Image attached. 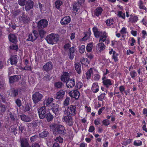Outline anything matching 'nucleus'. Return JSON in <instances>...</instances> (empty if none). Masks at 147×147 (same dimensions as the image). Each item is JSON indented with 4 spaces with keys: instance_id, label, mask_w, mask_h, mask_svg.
<instances>
[{
    "instance_id": "1",
    "label": "nucleus",
    "mask_w": 147,
    "mask_h": 147,
    "mask_svg": "<svg viewBox=\"0 0 147 147\" xmlns=\"http://www.w3.org/2000/svg\"><path fill=\"white\" fill-rule=\"evenodd\" d=\"M76 106L71 105L65 109L64 113L66 115H70L73 116L76 115Z\"/></svg>"
},
{
    "instance_id": "2",
    "label": "nucleus",
    "mask_w": 147,
    "mask_h": 147,
    "mask_svg": "<svg viewBox=\"0 0 147 147\" xmlns=\"http://www.w3.org/2000/svg\"><path fill=\"white\" fill-rule=\"evenodd\" d=\"M53 133L56 135H63L66 133V130L63 126L59 125L55 128Z\"/></svg>"
},
{
    "instance_id": "3",
    "label": "nucleus",
    "mask_w": 147,
    "mask_h": 147,
    "mask_svg": "<svg viewBox=\"0 0 147 147\" xmlns=\"http://www.w3.org/2000/svg\"><path fill=\"white\" fill-rule=\"evenodd\" d=\"M46 39L48 43L52 45L56 43L58 40V38L56 37L55 34L54 33L47 35Z\"/></svg>"
},
{
    "instance_id": "4",
    "label": "nucleus",
    "mask_w": 147,
    "mask_h": 147,
    "mask_svg": "<svg viewBox=\"0 0 147 147\" xmlns=\"http://www.w3.org/2000/svg\"><path fill=\"white\" fill-rule=\"evenodd\" d=\"M102 80L103 85L104 87L107 88L111 87L113 84V81L112 80L107 79L105 76H102Z\"/></svg>"
},
{
    "instance_id": "5",
    "label": "nucleus",
    "mask_w": 147,
    "mask_h": 147,
    "mask_svg": "<svg viewBox=\"0 0 147 147\" xmlns=\"http://www.w3.org/2000/svg\"><path fill=\"white\" fill-rule=\"evenodd\" d=\"M43 96L38 92H36L32 96V98L33 102L36 104L41 100Z\"/></svg>"
},
{
    "instance_id": "6",
    "label": "nucleus",
    "mask_w": 147,
    "mask_h": 147,
    "mask_svg": "<svg viewBox=\"0 0 147 147\" xmlns=\"http://www.w3.org/2000/svg\"><path fill=\"white\" fill-rule=\"evenodd\" d=\"M38 36V32L35 30H33L32 33H30L28 35L27 40L33 42Z\"/></svg>"
},
{
    "instance_id": "7",
    "label": "nucleus",
    "mask_w": 147,
    "mask_h": 147,
    "mask_svg": "<svg viewBox=\"0 0 147 147\" xmlns=\"http://www.w3.org/2000/svg\"><path fill=\"white\" fill-rule=\"evenodd\" d=\"M38 115L40 119H43L45 118L46 115L48 112L45 106H43L38 110Z\"/></svg>"
},
{
    "instance_id": "8",
    "label": "nucleus",
    "mask_w": 147,
    "mask_h": 147,
    "mask_svg": "<svg viewBox=\"0 0 147 147\" xmlns=\"http://www.w3.org/2000/svg\"><path fill=\"white\" fill-rule=\"evenodd\" d=\"M48 24L47 20L45 19L41 20L37 23V27L39 29L44 28L46 27Z\"/></svg>"
},
{
    "instance_id": "9",
    "label": "nucleus",
    "mask_w": 147,
    "mask_h": 147,
    "mask_svg": "<svg viewBox=\"0 0 147 147\" xmlns=\"http://www.w3.org/2000/svg\"><path fill=\"white\" fill-rule=\"evenodd\" d=\"M29 139L28 138L20 139L21 147H31L29 143Z\"/></svg>"
},
{
    "instance_id": "10",
    "label": "nucleus",
    "mask_w": 147,
    "mask_h": 147,
    "mask_svg": "<svg viewBox=\"0 0 147 147\" xmlns=\"http://www.w3.org/2000/svg\"><path fill=\"white\" fill-rule=\"evenodd\" d=\"M53 68L52 63L51 61H49L43 66V69L46 71H48L51 70Z\"/></svg>"
},
{
    "instance_id": "11",
    "label": "nucleus",
    "mask_w": 147,
    "mask_h": 147,
    "mask_svg": "<svg viewBox=\"0 0 147 147\" xmlns=\"http://www.w3.org/2000/svg\"><path fill=\"white\" fill-rule=\"evenodd\" d=\"M19 57L17 55H13L11 56L9 59L11 65H16L18 60Z\"/></svg>"
},
{
    "instance_id": "12",
    "label": "nucleus",
    "mask_w": 147,
    "mask_h": 147,
    "mask_svg": "<svg viewBox=\"0 0 147 147\" xmlns=\"http://www.w3.org/2000/svg\"><path fill=\"white\" fill-rule=\"evenodd\" d=\"M71 20V18L69 16H66L61 20L60 23L62 25H66L70 22Z\"/></svg>"
},
{
    "instance_id": "13",
    "label": "nucleus",
    "mask_w": 147,
    "mask_h": 147,
    "mask_svg": "<svg viewBox=\"0 0 147 147\" xmlns=\"http://www.w3.org/2000/svg\"><path fill=\"white\" fill-rule=\"evenodd\" d=\"M70 96L73 98H74L76 99H78L80 96V93L77 90H75L71 91L69 93Z\"/></svg>"
},
{
    "instance_id": "14",
    "label": "nucleus",
    "mask_w": 147,
    "mask_h": 147,
    "mask_svg": "<svg viewBox=\"0 0 147 147\" xmlns=\"http://www.w3.org/2000/svg\"><path fill=\"white\" fill-rule=\"evenodd\" d=\"M75 85V80L73 79H69L66 82L67 87L69 88H71Z\"/></svg>"
},
{
    "instance_id": "15",
    "label": "nucleus",
    "mask_w": 147,
    "mask_h": 147,
    "mask_svg": "<svg viewBox=\"0 0 147 147\" xmlns=\"http://www.w3.org/2000/svg\"><path fill=\"white\" fill-rule=\"evenodd\" d=\"M21 76L19 75H15L11 76L9 78V81L10 83H13L18 81L21 78Z\"/></svg>"
},
{
    "instance_id": "16",
    "label": "nucleus",
    "mask_w": 147,
    "mask_h": 147,
    "mask_svg": "<svg viewBox=\"0 0 147 147\" xmlns=\"http://www.w3.org/2000/svg\"><path fill=\"white\" fill-rule=\"evenodd\" d=\"M34 4L33 1L31 0H28L26 3L25 5V9L26 11L29 10L31 9L32 8Z\"/></svg>"
},
{
    "instance_id": "17",
    "label": "nucleus",
    "mask_w": 147,
    "mask_h": 147,
    "mask_svg": "<svg viewBox=\"0 0 147 147\" xmlns=\"http://www.w3.org/2000/svg\"><path fill=\"white\" fill-rule=\"evenodd\" d=\"M109 54L110 55H111L112 54H113L112 59H114L115 62H116L118 61L117 57L119 54L116 53L115 51H114L113 49H111V50L109 52Z\"/></svg>"
},
{
    "instance_id": "18",
    "label": "nucleus",
    "mask_w": 147,
    "mask_h": 147,
    "mask_svg": "<svg viewBox=\"0 0 147 147\" xmlns=\"http://www.w3.org/2000/svg\"><path fill=\"white\" fill-rule=\"evenodd\" d=\"M51 108L53 112L56 115L57 114L59 110V106L56 104L52 103L51 105Z\"/></svg>"
},
{
    "instance_id": "19",
    "label": "nucleus",
    "mask_w": 147,
    "mask_h": 147,
    "mask_svg": "<svg viewBox=\"0 0 147 147\" xmlns=\"http://www.w3.org/2000/svg\"><path fill=\"white\" fill-rule=\"evenodd\" d=\"M65 91L63 90H60L57 93L56 98L57 99H62L65 94Z\"/></svg>"
},
{
    "instance_id": "20",
    "label": "nucleus",
    "mask_w": 147,
    "mask_h": 147,
    "mask_svg": "<svg viewBox=\"0 0 147 147\" xmlns=\"http://www.w3.org/2000/svg\"><path fill=\"white\" fill-rule=\"evenodd\" d=\"M8 38L9 41L13 43L16 44L17 42V38L14 34H10L9 35Z\"/></svg>"
},
{
    "instance_id": "21",
    "label": "nucleus",
    "mask_w": 147,
    "mask_h": 147,
    "mask_svg": "<svg viewBox=\"0 0 147 147\" xmlns=\"http://www.w3.org/2000/svg\"><path fill=\"white\" fill-rule=\"evenodd\" d=\"M19 116L21 119L23 121L29 122L31 120V118L28 116H27L24 114L19 115Z\"/></svg>"
},
{
    "instance_id": "22",
    "label": "nucleus",
    "mask_w": 147,
    "mask_h": 147,
    "mask_svg": "<svg viewBox=\"0 0 147 147\" xmlns=\"http://www.w3.org/2000/svg\"><path fill=\"white\" fill-rule=\"evenodd\" d=\"M69 74L68 72H64L61 77V80L64 82H66L69 78Z\"/></svg>"
},
{
    "instance_id": "23",
    "label": "nucleus",
    "mask_w": 147,
    "mask_h": 147,
    "mask_svg": "<svg viewBox=\"0 0 147 147\" xmlns=\"http://www.w3.org/2000/svg\"><path fill=\"white\" fill-rule=\"evenodd\" d=\"M102 11V9L100 7H99L94 10V14L97 16L98 17L101 15Z\"/></svg>"
},
{
    "instance_id": "24",
    "label": "nucleus",
    "mask_w": 147,
    "mask_h": 147,
    "mask_svg": "<svg viewBox=\"0 0 147 147\" xmlns=\"http://www.w3.org/2000/svg\"><path fill=\"white\" fill-rule=\"evenodd\" d=\"M99 87L98 85V83H93L92 87V90L93 92L96 93L98 92L99 91Z\"/></svg>"
},
{
    "instance_id": "25",
    "label": "nucleus",
    "mask_w": 147,
    "mask_h": 147,
    "mask_svg": "<svg viewBox=\"0 0 147 147\" xmlns=\"http://www.w3.org/2000/svg\"><path fill=\"white\" fill-rule=\"evenodd\" d=\"M75 69L77 73L80 74L81 72V66L80 63H76L75 64Z\"/></svg>"
},
{
    "instance_id": "26",
    "label": "nucleus",
    "mask_w": 147,
    "mask_h": 147,
    "mask_svg": "<svg viewBox=\"0 0 147 147\" xmlns=\"http://www.w3.org/2000/svg\"><path fill=\"white\" fill-rule=\"evenodd\" d=\"M80 5L77 2H75L74 3L73 7V10L75 13L76 12H79L80 10Z\"/></svg>"
},
{
    "instance_id": "27",
    "label": "nucleus",
    "mask_w": 147,
    "mask_h": 147,
    "mask_svg": "<svg viewBox=\"0 0 147 147\" xmlns=\"http://www.w3.org/2000/svg\"><path fill=\"white\" fill-rule=\"evenodd\" d=\"M21 20L24 24L28 23L30 21L29 17L26 15H23L21 17Z\"/></svg>"
},
{
    "instance_id": "28",
    "label": "nucleus",
    "mask_w": 147,
    "mask_h": 147,
    "mask_svg": "<svg viewBox=\"0 0 147 147\" xmlns=\"http://www.w3.org/2000/svg\"><path fill=\"white\" fill-rule=\"evenodd\" d=\"M74 47H73L72 48L70 47L69 49V58L71 59H73L74 55Z\"/></svg>"
},
{
    "instance_id": "29",
    "label": "nucleus",
    "mask_w": 147,
    "mask_h": 147,
    "mask_svg": "<svg viewBox=\"0 0 147 147\" xmlns=\"http://www.w3.org/2000/svg\"><path fill=\"white\" fill-rule=\"evenodd\" d=\"M53 116L51 114L50 112H48L47 113L45 118L48 122L51 121L53 119Z\"/></svg>"
},
{
    "instance_id": "30",
    "label": "nucleus",
    "mask_w": 147,
    "mask_h": 147,
    "mask_svg": "<svg viewBox=\"0 0 147 147\" xmlns=\"http://www.w3.org/2000/svg\"><path fill=\"white\" fill-rule=\"evenodd\" d=\"M53 100V99L52 98H49L47 99H46L44 101V104L45 106H47L51 104Z\"/></svg>"
},
{
    "instance_id": "31",
    "label": "nucleus",
    "mask_w": 147,
    "mask_h": 147,
    "mask_svg": "<svg viewBox=\"0 0 147 147\" xmlns=\"http://www.w3.org/2000/svg\"><path fill=\"white\" fill-rule=\"evenodd\" d=\"M96 47L98 48V49L100 51H101L105 49V46L103 42H101L97 44Z\"/></svg>"
},
{
    "instance_id": "32",
    "label": "nucleus",
    "mask_w": 147,
    "mask_h": 147,
    "mask_svg": "<svg viewBox=\"0 0 147 147\" xmlns=\"http://www.w3.org/2000/svg\"><path fill=\"white\" fill-rule=\"evenodd\" d=\"M49 134V132L46 130H44L39 134V136L41 138H44L47 137Z\"/></svg>"
},
{
    "instance_id": "33",
    "label": "nucleus",
    "mask_w": 147,
    "mask_h": 147,
    "mask_svg": "<svg viewBox=\"0 0 147 147\" xmlns=\"http://www.w3.org/2000/svg\"><path fill=\"white\" fill-rule=\"evenodd\" d=\"M107 35L106 33L105 32H104L102 35H101L100 36L99 42L102 41V42H104L107 39Z\"/></svg>"
},
{
    "instance_id": "34",
    "label": "nucleus",
    "mask_w": 147,
    "mask_h": 147,
    "mask_svg": "<svg viewBox=\"0 0 147 147\" xmlns=\"http://www.w3.org/2000/svg\"><path fill=\"white\" fill-rule=\"evenodd\" d=\"M82 64L86 66H88L89 63V61L87 58H83L81 60Z\"/></svg>"
},
{
    "instance_id": "35",
    "label": "nucleus",
    "mask_w": 147,
    "mask_h": 147,
    "mask_svg": "<svg viewBox=\"0 0 147 147\" xmlns=\"http://www.w3.org/2000/svg\"><path fill=\"white\" fill-rule=\"evenodd\" d=\"M9 116L12 121H15L16 117L14 113L11 112H9Z\"/></svg>"
},
{
    "instance_id": "36",
    "label": "nucleus",
    "mask_w": 147,
    "mask_h": 147,
    "mask_svg": "<svg viewBox=\"0 0 147 147\" xmlns=\"http://www.w3.org/2000/svg\"><path fill=\"white\" fill-rule=\"evenodd\" d=\"M105 22L107 26H110L114 24V21L113 19H110L106 20Z\"/></svg>"
},
{
    "instance_id": "37",
    "label": "nucleus",
    "mask_w": 147,
    "mask_h": 147,
    "mask_svg": "<svg viewBox=\"0 0 147 147\" xmlns=\"http://www.w3.org/2000/svg\"><path fill=\"white\" fill-rule=\"evenodd\" d=\"M117 16L119 18H121L123 20H125V14L121 11H118Z\"/></svg>"
},
{
    "instance_id": "38",
    "label": "nucleus",
    "mask_w": 147,
    "mask_h": 147,
    "mask_svg": "<svg viewBox=\"0 0 147 147\" xmlns=\"http://www.w3.org/2000/svg\"><path fill=\"white\" fill-rule=\"evenodd\" d=\"M72 116L70 115H66L64 113V116L63 118V120L65 122L71 118Z\"/></svg>"
},
{
    "instance_id": "39",
    "label": "nucleus",
    "mask_w": 147,
    "mask_h": 147,
    "mask_svg": "<svg viewBox=\"0 0 147 147\" xmlns=\"http://www.w3.org/2000/svg\"><path fill=\"white\" fill-rule=\"evenodd\" d=\"M92 69H90L86 73V78L87 79L90 78L91 75L92 74Z\"/></svg>"
},
{
    "instance_id": "40",
    "label": "nucleus",
    "mask_w": 147,
    "mask_h": 147,
    "mask_svg": "<svg viewBox=\"0 0 147 147\" xmlns=\"http://www.w3.org/2000/svg\"><path fill=\"white\" fill-rule=\"evenodd\" d=\"M62 2L60 0H57L55 3V5L56 7L59 9L60 8V6L62 5Z\"/></svg>"
},
{
    "instance_id": "41",
    "label": "nucleus",
    "mask_w": 147,
    "mask_h": 147,
    "mask_svg": "<svg viewBox=\"0 0 147 147\" xmlns=\"http://www.w3.org/2000/svg\"><path fill=\"white\" fill-rule=\"evenodd\" d=\"M93 45L92 43L88 44L86 46V50L88 52H90L93 48Z\"/></svg>"
},
{
    "instance_id": "42",
    "label": "nucleus",
    "mask_w": 147,
    "mask_h": 147,
    "mask_svg": "<svg viewBox=\"0 0 147 147\" xmlns=\"http://www.w3.org/2000/svg\"><path fill=\"white\" fill-rule=\"evenodd\" d=\"M28 0H18V3L21 6H24Z\"/></svg>"
},
{
    "instance_id": "43",
    "label": "nucleus",
    "mask_w": 147,
    "mask_h": 147,
    "mask_svg": "<svg viewBox=\"0 0 147 147\" xmlns=\"http://www.w3.org/2000/svg\"><path fill=\"white\" fill-rule=\"evenodd\" d=\"M130 74L131 77L134 79L137 75V74L135 70L131 71L130 72Z\"/></svg>"
},
{
    "instance_id": "44",
    "label": "nucleus",
    "mask_w": 147,
    "mask_h": 147,
    "mask_svg": "<svg viewBox=\"0 0 147 147\" xmlns=\"http://www.w3.org/2000/svg\"><path fill=\"white\" fill-rule=\"evenodd\" d=\"M143 2L142 1H140L138 5L139 8L140 9H143L144 10H146L147 8L144 5H143Z\"/></svg>"
},
{
    "instance_id": "45",
    "label": "nucleus",
    "mask_w": 147,
    "mask_h": 147,
    "mask_svg": "<svg viewBox=\"0 0 147 147\" xmlns=\"http://www.w3.org/2000/svg\"><path fill=\"white\" fill-rule=\"evenodd\" d=\"M25 130V126L20 125L19 126V134H22L24 132V131Z\"/></svg>"
},
{
    "instance_id": "46",
    "label": "nucleus",
    "mask_w": 147,
    "mask_h": 147,
    "mask_svg": "<svg viewBox=\"0 0 147 147\" xmlns=\"http://www.w3.org/2000/svg\"><path fill=\"white\" fill-rule=\"evenodd\" d=\"M20 90L18 89H15L13 90L12 91L11 95L13 97H16L18 94V92Z\"/></svg>"
},
{
    "instance_id": "47",
    "label": "nucleus",
    "mask_w": 147,
    "mask_h": 147,
    "mask_svg": "<svg viewBox=\"0 0 147 147\" xmlns=\"http://www.w3.org/2000/svg\"><path fill=\"white\" fill-rule=\"evenodd\" d=\"M105 93H102L100 95L98 96V100L102 101L105 97Z\"/></svg>"
},
{
    "instance_id": "48",
    "label": "nucleus",
    "mask_w": 147,
    "mask_h": 147,
    "mask_svg": "<svg viewBox=\"0 0 147 147\" xmlns=\"http://www.w3.org/2000/svg\"><path fill=\"white\" fill-rule=\"evenodd\" d=\"M63 86V83L60 82H56L55 83V86L57 88H61Z\"/></svg>"
},
{
    "instance_id": "49",
    "label": "nucleus",
    "mask_w": 147,
    "mask_h": 147,
    "mask_svg": "<svg viewBox=\"0 0 147 147\" xmlns=\"http://www.w3.org/2000/svg\"><path fill=\"white\" fill-rule=\"evenodd\" d=\"M119 90L120 92H121V94L123 95L124 94L123 92L126 93V92L125 90V88L124 86L121 85L119 87Z\"/></svg>"
},
{
    "instance_id": "50",
    "label": "nucleus",
    "mask_w": 147,
    "mask_h": 147,
    "mask_svg": "<svg viewBox=\"0 0 147 147\" xmlns=\"http://www.w3.org/2000/svg\"><path fill=\"white\" fill-rule=\"evenodd\" d=\"M11 130L12 132H13L14 134H17V131H18L17 129L15 126H11L10 127Z\"/></svg>"
},
{
    "instance_id": "51",
    "label": "nucleus",
    "mask_w": 147,
    "mask_h": 147,
    "mask_svg": "<svg viewBox=\"0 0 147 147\" xmlns=\"http://www.w3.org/2000/svg\"><path fill=\"white\" fill-rule=\"evenodd\" d=\"M39 34L40 36L41 37H43L44 35L46 33V31H45L44 30L40 29L38 30Z\"/></svg>"
},
{
    "instance_id": "52",
    "label": "nucleus",
    "mask_w": 147,
    "mask_h": 147,
    "mask_svg": "<svg viewBox=\"0 0 147 147\" xmlns=\"http://www.w3.org/2000/svg\"><path fill=\"white\" fill-rule=\"evenodd\" d=\"M63 139L62 138L61 136H59L57 137L55 139V141L56 142H58L59 143H61L63 142Z\"/></svg>"
},
{
    "instance_id": "53",
    "label": "nucleus",
    "mask_w": 147,
    "mask_h": 147,
    "mask_svg": "<svg viewBox=\"0 0 147 147\" xmlns=\"http://www.w3.org/2000/svg\"><path fill=\"white\" fill-rule=\"evenodd\" d=\"M82 82L78 81L77 82L76 85V87L77 89H80L82 86Z\"/></svg>"
},
{
    "instance_id": "54",
    "label": "nucleus",
    "mask_w": 147,
    "mask_h": 147,
    "mask_svg": "<svg viewBox=\"0 0 147 147\" xmlns=\"http://www.w3.org/2000/svg\"><path fill=\"white\" fill-rule=\"evenodd\" d=\"M38 138V136L37 135L32 136L30 138V140L31 142H34L36 141Z\"/></svg>"
},
{
    "instance_id": "55",
    "label": "nucleus",
    "mask_w": 147,
    "mask_h": 147,
    "mask_svg": "<svg viewBox=\"0 0 147 147\" xmlns=\"http://www.w3.org/2000/svg\"><path fill=\"white\" fill-rule=\"evenodd\" d=\"M65 122L69 126H72L73 125L74 122L72 118Z\"/></svg>"
},
{
    "instance_id": "56",
    "label": "nucleus",
    "mask_w": 147,
    "mask_h": 147,
    "mask_svg": "<svg viewBox=\"0 0 147 147\" xmlns=\"http://www.w3.org/2000/svg\"><path fill=\"white\" fill-rule=\"evenodd\" d=\"M70 100V98L67 97L64 100L63 104L65 106H67L69 105Z\"/></svg>"
},
{
    "instance_id": "57",
    "label": "nucleus",
    "mask_w": 147,
    "mask_h": 147,
    "mask_svg": "<svg viewBox=\"0 0 147 147\" xmlns=\"http://www.w3.org/2000/svg\"><path fill=\"white\" fill-rule=\"evenodd\" d=\"M9 47L11 49L15 50L16 51L18 49V47L16 45H11Z\"/></svg>"
},
{
    "instance_id": "58",
    "label": "nucleus",
    "mask_w": 147,
    "mask_h": 147,
    "mask_svg": "<svg viewBox=\"0 0 147 147\" xmlns=\"http://www.w3.org/2000/svg\"><path fill=\"white\" fill-rule=\"evenodd\" d=\"M85 45H82L80 47V52L81 53H84L85 51Z\"/></svg>"
},
{
    "instance_id": "59",
    "label": "nucleus",
    "mask_w": 147,
    "mask_h": 147,
    "mask_svg": "<svg viewBox=\"0 0 147 147\" xmlns=\"http://www.w3.org/2000/svg\"><path fill=\"white\" fill-rule=\"evenodd\" d=\"M16 103L17 105L20 107L22 105V102L21 100L19 99H17L16 101Z\"/></svg>"
},
{
    "instance_id": "60",
    "label": "nucleus",
    "mask_w": 147,
    "mask_h": 147,
    "mask_svg": "<svg viewBox=\"0 0 147 147\" xmlns=\"http://www.w3.org/2000/svg\"><path fill=\"white\" fill-rule=\"evenodd\" d=\"M5 107L4 105H0V111L4 113L5 111Z\"/></svg>"
},
{
    "instance_id": "61",
    "label": "nucleus",
    "mask_w": 147,
    "mask_h": 147,
    "mask_svg": "<svg viewBox=\"0 0 147 147\" xmlns=\"http://www.w3.org/2000/svg\"><path fill=\"white\" fill-rule=\"evenodd\" d=\"M20 13V11L19 10H18L13 12V15L14 17H16L19 15Z\"/></svg>"
},
{
    "instance_id": "62",
    "label": "nucleus",
    "mask_w": 147,
    "mask_h": 147,
    "mask_svg": "<svg viewBox=\"0 0 147 147\" xmlns=\"http://www.w3.org/2000/svg\"><path fill=\"white\" fill-rule=\"evenodd\" d=\"M102 123L105 126L108 125L110 124V123L109 121L107 119L104 120L102 121Z\"/></svg>"
},
{
    "instance_id": "63",
    "label": "nucleus",
    "mask_w": 147,
    "mask_h": 147,
    "mask_svg": "<svg viewBox=\"0 0 147 147\" xmlns=\"http://www.w3.org/2000/svg\"><path fill=\"white\" fill-rule=\"evenodd\" d=\"M51 78H50V76L48 75H46L44 76L43 79L44 80H46L47 81H48L50 80Z\"/></svg>"
},
{
    "instance_id": "64",
    "label": "nucleus",
    "mask_w": 147,
    "mask_h": 147,
    "mask_svg": "<svg viewBox=\"0 0 147 147\" xmlns=\"http://www.w3.org/2000/svg\"><path fill=\"white\" fill-rule=\"evenodd\" d=\"M142 123L144 124L142 127V129L144 131L146 132H147V128L146 127V123L144 121H143Z\"/></svg>"
}]
</instances>
